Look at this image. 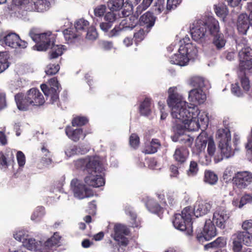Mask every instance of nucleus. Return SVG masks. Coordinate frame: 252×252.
Returning <instances> with one entry per match:
<instances>
[{"instance_id":"nucleus-28","label":"nucleus","mask_w":252,"mask_h":252,"mask_svg":"<svg viewBox=\"0 0 252 252\" xmlns=\"http://www.w3.org/2000/svg\"><path fill=\"white\" fill-rule=\"evenodd\" d=\"M26 4V10L29 11H42L43 7V1L42 0H25L23 2Z\"/></svg>"},{"instance_id":"nucleus-64","label":"nucleus","mask_w":252,"mask_h":252,"mask_svg":"<svg viewBox=\"0 0 252 252\" xmlns=\"http://www.w3.org/2000/svg\"><path fill=\"white\" fill-rule=\"evenodd\" d=\"M113 42L108 41H102L100 43V46L105 50H109L113 48Z\"/></svg>"},{"instance_id":"nucleus-17","label":"nucleus","mask_w":252,"mask_h":252,"mask_svg":"<svg viewBox=\"0 0 252 252\" xmlns=\"http://www.w3.org/2000/svg\"><path fill=\"white\" fill-rule=\"evenodd\" d=\"M229 218L228 211L223 208L219 207L214 213L213 222L220 228H224L225 223Z\"/></svg>"},{"instance_id":"nucleus-3","label":"nucleus","mask_w":252,"mask_h":252,"mask_svg":"<svg viewBox=\"0 0 252 252\" xmlns=\"http://www.w3.org/2000/svg\"><path fill=\"white\" fill-rule=\"evenodd\" d=\"M211 208V204L204 202H199L193 208L191 206L186 207L182 211L181 214L174 215L173 225L176 229L186 231L187 234L190 235L193 232L192 217L195 216L198 218L204 216L210 211Z\"/></svg>"},{"instance_id":"nucleus-47","label":"nucleus","mask_w":252,"mask_h":252,"mask_svg":"<svg viewBox=\"0 0 252 252\" xmlns=\"http://www.w3.org/2000/svg\"><path fill=\"white\" fill-rule=\"evenodd\" d=\"M231 91L232 94L237 97H241L243 95V92L241 90L238 82H236L231 85Z\"/></svg>"},{"instance_id":"nucleus-37","label":"nucleus","mask_w":252,"mask_h":252,"mask_svg":"<svg viewBox=\"0 0 252 252\" xmlns=\"http://www.w3.org/2000/svg\"><path fill=\"white\" fill-rule=\"evenodd\" d=\"M108 6L113 11H118L124 5V0H110L108 2Z\"/></svg>"},{"instance_id":"nucleus-19","label":"nucleus","mask_w":252,"mask_h":252,"mask_svg":"<svg viewBox=\"0 0 252 252\" xmlns=\"http://www.w3.org/2000/svg\"><path fill=\"white\" fill-rule=\"evenodd\" d=\"M189 154V151L186 146L177 147L173 155V159L178 166L184 165L187 161Z\"/></svg>"},{"instance_id":"nucleus-60","label":"nucleus","mask_w":252,"mask_h":252,"mask_svg":"<svg viewBox=\"0 0 252 252\" xmlns=\"http://www.w3.org/2000/svg\"><path fill=\"white\" fill-rule=\"evenodd\" d=\"M157 196L159 199L160 202L161 204L164 206V207H166L167 206V204L165 201V196L166 193H165L164 190H161L156 193Z\"/></svg>"},{"instance_id":"nucleus-34","label":"nucleus","mask_w":252,"mask_h":252,"mask_svg":"<svg viewBox=\"0 0 252 252\" xmlns=\"http://www.w3.org/2000/svg\"><path fill=\"white\" fill-rule=\"evenodd\" d=\"M236 234L238 240H240L243 244L248 246H252V234L246 232H238Z\"/></svg>"},{"instance_id":"nucleus-36","label":"nucleus","mask_w":252,"mask_h":252,"mask_svg":"<svg viewBox=\"0 0 252 252\" xmlns=\"http://www.w3.org/2000/svg\"><path fill=\"white\" fill-rule=\"evenodd\" d=\"M11 161L14 162V155L12 153L10 154V157L9 154L4 155L2 152L0 153V164L4 168H7Z\"/></svg>"},{"instance_id":"nucleus-58","label":"nucleus","mask_w":252,"mask_h":252,"mask_svg":"<svg viewBox=\"0 0 252 252\" xmlns=\"http://www.w3.org/2000/svg\"><path fill=\"white\" fill-rule=\"evenodd\" d=\"M164 0H157L155 3V11L160 13L164 9Z\"/></svg>"},{"instance_id":"nucleus-26","label":"nucleus","mask_w":252,"mask_h":252,"mask_svg":"<svg viewBox=\"0 0 252 252\" xmlns=\"http://www.w3.org/2000/svg\"><path fill=\"white\" fill-rule=\"evenodd\" d=\"M161 146L160 140L157 138H153L147 144H145L143 153L145 154H153L157 152Z\"/></svg>"},{"instance_id":"nucleus-21","label":"nucleus","mask_w":252,"mask_h":252,"mask_svg":"<svg viewBox=\"0 0 252 252\" xmlns=\"http://www.w3.org/2000/svg\"><path fill=\"white\" fill-rule=\"evenodd\" d=\"M147 209L151 213L157 215L160 218L165 211V207H161L158 202L153 198H148L146 202Z\"/></svg>"},{"instance_id":"nucleus-24","label":"nucleus","mask_w":252,"mask_h":252,"mask_svg":"<svg viewBox=\"0 0 252 252\" xmlns=\"http://www.w3.org/2000/svg\"><path fill=\"white\" fill-rule=\"evenodd\" d=\"M65 131L68 137L74 142L78 141L81 136H83V139H84L86 136V133L83 134L82 128L74 129L70 126H66Z\"/></svg>"},{"instance_id":"nucleus-52","label":"nucleus","mask_w":252,"mask_h":252,"mask_svg":"<svg viewBox=\"0 0 252 252\" xmlns=\"http://www.w3.org/2000/svg\"><path fill=\"white\" fill-rule=\"evenodd\" d=\"M27 236L28 235L23 230L17 231L15 234H14V238L16 240L19 242H22L23 243H24L25 240H27Z\"/></svg>"},{"instance_id":"nucleus-18","label":"nucleus","mask_w":252,"mask_h":252,"mask_svg":"<svg viewBox=\"0 0 252 252\" xmlns=\"http://www.w3.org/2000/svg\"><path fill=\"white\" fill-rule=\"evenodd\" d=\"M28 100L32 106H39L42 105L45 102L43 94L36 88H32L27 93Z\"/></svg>"},{"instance_id":"nucleus-62","label":"nucleus","mask_w":252,"mask_h":252,"mask_svg":"<svg viewBox=\"0 0 252 252\" xmlns=\"http://www.w3.org/2000/svg\"><path fill=\"white\" fill-rule=\"evenodd\" d=\"M104 19L106 21L112 24L116 19V14L113 12H107L105 15Z\"/></svg>"},{"instance_id":"nucleus-44","label":"nucleus","mask_w":252,"mask_h":252,"mask_svg":"<svg viewBox=\"0 0 252 252\" xmlns=\"http://www.w3.org/2000/svg\"><path fill=\"white\" fill-rule=\"evenodd\" d=\"M198 166L195 161H191L189 164V169L187 171V173L189 176H194L197 173Z\"/></svg>"},{"instance_id":"nucleus-6","label":"nucleus","mask_w":252,"mask_h":252,"mask_svg":"<svg viewBox=\"0 0 252 252\" xmlns=\"http://www.w3.org/2000/svg\"><path fill=\"white\" fill-rule=\"evenodd\" d=\"M62 237L59 233L55 232L53 236L48 239L43 244L40 241L39 244L34 239H27L24 242L25 246L29 250L35 251L37 252H53L57 247L60 246V240Z\"/></svg>"},{"instance_id":"nucleus-48","label":"nucleus","mask_w":252,"mask_h":252,"mask_svg":"<svg viewBox=\"0 0 252 252\" xmlns=\"http://www.w3.org/2000/svg\"><path fill=\"white\" fill-rule=\"evenodd\" d=\"M251 203H252V193H245L240 200L239 208H241L245 204Z\"/></svg>"},{"instance_id":"nucleus-63","label":"nucleus","mask_w":252,"mask_h":252,"mask_svg":"<svg viewBox=\"0 0 252 252\" xmlns=\"http://www.w3.org/2000/svg\"><path fill=\"white\" fill-rule=\"evenodd\" d=\"M169 170L170 171V176L173 177H177L179 172L178 170V167L174 164H171L169 167Z\"/></svg>"},{"instance_id":"nucleus-57","label":"nucleus","mask_w":252,"mask_h":252,"mask_svg":"<svg viewBox=\"0 0 252 252\" xmlns=\"http://www.w3.org/2000/svg\"><path fill=\"white\" fill-rule=\"evenodd\" d=\"M242 228L246 232L249 234H252V220L245 221L242 224Z\"/></svg>"},{"instance_id":"nucleus-25","label":"nucleus","mask_w":252,"mask_h":252,"mask_svg":"<svg viewBox=\"0 0 252 252\" xmlns=\"http://www.w3.org/2000/svg\"><path fill=\"white\" fill-rule=\"evenodd\" d=\"M15 100L18 108L20 110H27L29 106L31 105L28 100L27 94L24 95L22 93L17 94L15 95Z\"/></svg>"},{"instance_id":"nucleus-9","label":"nucleus","mask_w":252,"mask_h":252,"mask_svg":"<svg viewBox=\"0 0 252 252\" xmlns=\"http://www.w3.org/2000/svg\"><path fill=\"white\" fill-rule=\"evenodd\" d=\"M29 35L36 43L33 48L40 51L49 48L55 40L54 35L50 32L39 33L35 29H32L30 31Z\"/></svg>"},{"instance_id":"nucleus-45","label":"nucleus","mask_w":252,"mask_h":252,"mask_svg":"<svg viewBox=\"0 0 252 252\" xmlns=\"http://www.w3.org/2000/svg\"><path fill=\"white\" fill-rule=\"evenodd\" d=\"M206 144L207 142L205 140L202 141L199 139L196 140L195 146L193 148V152L199 154L205 149Z\"/></svg>"},{"instance_id":"nucleus-5","label":"nucleus","mask_w":252,"mask_h":252,"mask_svg":"<svg viewBox=\"0 0 252 252\" xmlns=\"http://www.w3.org/2000/svg\"><path fill=\"white\" fill-rule=\"evenodd\" d=\"M218 137L219 139V147L220 150L221 156L228 158L234 156L235 152L239 150L238 143L239 136L235 134L233 136V147L231 145V133L229 128L220 129L217 131Z\"/></svg>"},{"instance_id":"nucleus-50","label":"nucleus","mask_w":252,"mask_h":252,"mask_svg":"<svg viewBox=\"0 0 252 252\" xmlns=\"http://www.w3.org/2000/svg\"><path fill=\"white\" fill-rule=\"evenodd\" d=\"M182 2V0H167L166 11L167 12L174 10Z\"/></svg>"},{"instance_id":"nucleus-41","label":"nucleus","mask_w":252,"mask_h":252,"mask_svg":"<svg viewBox=\"0 0 252 252\" xmlns=\"http://www.w3.org/2000/svg\"><path fill=\"white\" fill-rule=\"evenodd\" d=\"M89 26V22L83 19L78 20L75 24V30L77 31H85L88 29Z\"/></svg>"},{"instance_id":"nucleus-7","label":"nucleus","mask_w":252,"mask_h":252,"mask_svg":"<svg viewBox=\"0 0 252 252\" xmlns=\"http://www.w3.org/2000/svg\"><path fill=\"white\" fill-rule=\"evenodd\" d=\"M133 3L128 5L127 9H124L122 11V15L124 19L122 20L120 24L116 26L109 33V37L116 36L122 31L132 30L136 26L138 23V17L135 15L131 14L132 10Z\"/></svg>"},{"instance_id":"nucleus-13","label":"nucleus","mask_w":252,"mask_h":252,"mask_svg":"<svg viewBox=\"0 0 252 252\" xmlns=\"http://www.w3.org/2000/svg\"><path fill=\"white\" fill-rule=\"evenodd\" d=\"M71 185L74 196L82 199L86 197L93 196L92 189L87 188L85 185L77 179H74L71 182Z\"/></svg>"},{"instance_id":"nucleus-30","label":"nucleus","mask_w":252,"mask_h":252,"mask_svg":"<svg viewBox=\"0 0 252 252\" xmlns=\"http://www.w3.org/2000/svg\"><path fill=\"white\" fill-rule=\"evenodd\" d=\"M139 112L141 115L148 116L152 112L151 99L146 97L139 106Z\"/></svg>"},{"instance_id":"nucleus-32","label":"nucleus","mask_w":252,"mask_h":252,"mask_svg":"<svg viewBox=\"0 0 252 252\" xmlns=\"http://www.w3.org/2000/svg\"><path fill=\"white\" fill-rule=\"evenodd\" d=\"M63 45H55L54 43L51 44L50 48L51 51L49 53V59H54L58 58L63 54Z\"/></svg>"},{"instance_id":"nucleus-11","label":"nucleus","mask_w":252,"mask_h":252,"mask_svg":"<svg viewBox=\"0 0 252 252\" xmlns=\"http://www.w3.org/2000/svg\"><path fill=\"white\" fill-rule=\"evenodd\" d=\"M0 43L2 45H6L13 48H25L28 43L20 39L18 34L15 32L4 33L0 37Z\"/></svg>"},{"instance_id":"nucleus-51","label":"nucleus","mask_w":252,"mask_h":252,"mask_svg":"<svg viewBox=\"0 0 252 252\" xmlns=\"http://www.w3.org/2000/svg\"><path fill=\"white\" fill-rule=\"evenodd\" d=\"M87 30L88 31L86 34V38L90 40H95L97 37V33L96 29L94 28L91 27L90 28H88Z\"/></svg>"},{"instance_id":"nucleus-14","label":"nucleus","mask_w":252,"mask_h":252,"mask_svg":"<svg viewBox=\"0 0 252 252\" xmlns=\"http://www.w3.org/2000/svg\"><path fill=\"white\" fill-rule=\"evenodd\" d=\"M232 182L238 189H245L252 183V173L248 171L237 172L233 177Z\"/></svg>"},{"instance_id":"nucleus-56","label":"nucleus","mask_w":252,"mask_h":252,"mask_svg":"<svg viewBox=\"0 0 252 252\" xmlns=\"http://www.w3.org/2000/svg\"><path fill=\"white\" fill-rule=\"evenodd\" d=\"M77 146L73 145L69 147L65 150V154L68 157H72L75 155H78Z\"/></svg>"},{"instance_id":"nucleus-43","label":"nucleus","mask_w":252,"mask_h":252,"mask_svg":"<svg viewBox=\"0 0 252 252\" xmlns=\"http://www.w3.org/2000/svg\"><path fill=\"white\" fill-rule=\"evenodd\" d=\"M65 40L68 42H72V40L77 37L78 35L75 33L71 29H66L63 31Z\"/></svg>"},{"instance_id":"nucleus-61","label":"nucleus","mask_w":252,"mask_h":252,"mask_svg":"<svg viewBox=\"0 0 252 252\" xmlns=\"http://www.w3.org/2000/svg\"><path fill=\"white\" fill-rule=\"evenodd\" d=\"M216 151V146L214 142L212 140H210L208 141L207 152L208 154L210 156H212L214 155Z\"/></svg>"},{"instance_id":"nucleus-4","label":"nucleus","mask_w":252,"mask_h":252,"mask_svg":"<svg viewBox=\"0 0 252 252\" xmlns=\"http://www.w3.org/2000/svg\"><path fill=\"white\" fill-rule=\"evenodd\" d=\"M239 64L238 66V77L241 86L245 92L250 89V80L246 75V71L252 69V49L247 46L242 48L239 52Z\"/></svg>"},{"instance_id":"nucleus-55","label":"nucleus","mask_w":252,"mask_h":252,"mask_svg":"<svg viewBox=\"0 0 252 252\" xmlns=\"http://www.w3.org/2000/svg\"><path fill=\"white\" fill-rule=\"evenodd\" d=\"M145 37V31L143 29H140L136 32L134 33L133 38L135 42H139L144 39Z\"/></svg>"},{"instance_id":"nucleus-42","label":"nucleus","mask_w":252,"mask_h":252,"mask_svg":"<svg viewBox=\"0 0 252 252\" xmlns=\"http://www.w3.org/2000/svg\"><path fill=\"white\" fill-rule=\"evenodd\" d=\"M129 144L133 149H137L140 144V138L137 134L132 133L129 138Z\"/></svg>"},{"instance_id":"nucleus-38","label":"nucleus","mask_w":252,"mask_h":252,"mask_svg":"<svg viewBox=\"0 0 252 252\" xmlns=\"http://www.w3.org/2000/svg\"><path fill=\"white\" fill-rule=\"evenodd\" d=\"M89 122L88 119L85 116H76L73 118L71 124L73 126H82Z\"/></svg>"},{"instance_id":"nucleus-35","label":"nucleus","mask_w":252,"mask_h":252,"mask_svg":"<svg viewBox=\"0 0 252 252\" xmlns=\"http://www.w3.org/2000/svg\"><path fill=\"white\" fill-rule=\"evenodd\" d=\"M189 84L197 89H201L204 86V79L201 77L193 76L190 78Z\"/></svg>"},{"instance_id":"nucleus-8","label":"nucleus","mask_w":252,"mask_h":252,"mask_svg":"<svg viewBox=\"0 0 252 252\" xmlns=\"http://www.w3.org/2000/svg\"><path fill=\"white\" fill-rule=\"evenodd\" d=\"M216 19L212 16H204L201 19L195 20L190 28V33L192 39L196 41H201L207 31L210 33L212 26L210 21Z\"/></svg>"},{"instance_id":"nucleus-15","label":"nucleus","mask_w":252,"mask_h":252,"mask_svg":"<svg viewBox=\"0 0 252 252\" xmlns=\"http://www.w3.org/2000/svg\"><path fill=\"white\" fill-rule=\"evenodd\" d=\"M114 239L117 242L120 246L126 247L127 246L129 240L126 236L129 233L128 228L125 225L117 224L114 227Z\"/></svg>"},{"instance_id":"nucleus-23","label":"nucleus","mask_w":252,"mask_h":252,"mask_svg":"<svg viewBox=\"0 0 252 252\" xmlns=\"http://www.w3.org/2000/svg\"><path fill=\"white\" fill-rule=\"evenodd\" d=\"M189 99L190 101L201 104L206 100V96L201 89H195L189 91Z\"/></svg>"},{"instance_id":"nucleus-27","label":"nucleus","mask_w":252,"mask_h":252,"mask_svg":"<svg viewBox=\"0 0 252 252\" xmlns=\"http://www.w3.org/2000/svg\"><path fill=\"white\" fill-rule=\"evenodd\" d=\"M156 17L154 16L153 13L150 12H147L142 15L138 20L140 25H145L148 28L153 27L155 22Z\"/></svg>"},{"instance_id":"nucleus-53","label":"nucleus","mask_w":252,"mask_h":252,"mask_svg":"<svg viewBox=\"0 0 252 252\" xmlns=\"http://www.w3.org/2000/svg\"><path fill=\"white\" fill-rule=\"evenodd\" d=\"M16 158L19 167H23L26 162V157L24 153L21 151H18L16 154Z\"/></svg>"},{"instance_id":"nucleus-31","label":"nucleus","mask_w":252,"mask_h":252,"mask_svg":"<svg viewBox=\"0 0 252 252\" xmlns=\"http://www.w3.org/2000/svg\"><path fill=\"white\" fill-rule=\"evenodd\" d=\"M226 244V241L224 237H219L215 241L205 245L204 248L206 250L210 248H221L224 247Z\"/></svg>"},{"instance_id":"nucleus-54","label":"nucleus","mask_w":252,"mask_h":252,"mask_svg":"<svg viewBox=\"0 0 252 252\" xmlns=\"http://www.w3.org/2000/svg\"><path fill=\"white\" fill-rule=\"evenodd\" d=\"M166 197L170 207H173L177 203V200L172 192H166Z\"/></svg>"},{"instance_id":"nucleus-16","label":"nucleus","mask_w":252,"mask_h":252,"mask_svg":"<svg viewBox=\"0 0 252 252\" xmlns=\"http://www.w3.org/2000/svg\"><path fill=\"white\" fill-rule=\"evenodd\" d=\"M217 235L216 228L212 222H206L202 230L196 234V238L199 242L209 241Z\"/></svg>"},{"instance_id":"nucleus-40","label":"nucleus","mask_w":252,"mask_h":252,"mask_svg":"<svg viewBox=\"0 0 252 252\" xmlns=\"http://www.w3.org/2000/svg\"><path fill=\"white\" fill-rule=\"evenodd\" d=\"M44 211L43 207H37L31 216V219L36 221H39L44 215Z\"/></svg>"},{"instance_id":"nucleus-29","label":"nucleus","mask_w":252,"mask_h":252,"mask_svg":"<svg viewBox=\"0 0 252 252\" xmlns=\"http://www.w3.org/2000/svg\"><path fill=\"white\" fill-rule=\"evenodd\" d=\"M189 61V57L185 54H182V53L175 54L172 56L170 60L171 63L180 66L186 65Z\"/></svg>"},{"instance_id":"nucleus-20","label":"nucleus","mask_w":252,"mask_h":252,"mask_svg":"<svg viewBox=\"0 0 252 252\" xmlns=\"http://www.w3.org/2000/svg\"><path fill=\"white\" fill-rule=\"evenodd\" d=\"M179 53L185 54L189 57V60L194 59L197 57L198 50L195 45L192 43H187L181 45L179 49Z\"/></svg>"},{"instance_id":"nucleus-2","label":"nucleus","mask_w":252,"mask_h":252,"mask_svg":"<svg viewBox=\"0 0 252 252\" xmlns=\"http://www.w3.org/2000/svg\"><path fill=\"white\" fill-rule=\"evenodd\" d=\"M74 164L76 169L88 173L84 179L87 185L94 188L104 185V178L101 175L96 174L101 172L103 169L102 164L98 156L79 158L74 161Z\"/></svg>"},{"instance_id":"nucleus-33","label":"nucleus","mask_w":252,"mask_h":252,"mask_svg":"<svg viewBox=\"0 0 252 252\" xmlns=\"http://www.w3.org/2000/svg\"><path fill=\"white\" fill-rule=\"evenodd\" d=\"M218 180L217 175L211 170H206L204 172V181L210 185H215Z\"/></svg>"},{"instance_id":"nucleus-1","label":"nucleus","mask_w":252,"mask_h":252,"mask_svg":"<svg viewBox=\"0 0 252 252\" xmlns=\"http://www.w3.org/2000/svg\"><path fill=\"white\" fill-rule=\"evenodd\" d=\"M171 91L173 92V90L170 88L168 90L167 103L171 108V115L175 119L174 128L179 133L185 129L196 131L201 128L197 118L200 112L198 107L192 104L189 105L182 96Z\"/></svg>"},{"instance_id":"nucleus-10","label":"nucleus","mask_w":252,"mask_h":252,"mask_svg":"<svg viewBox=\"0 0 252 252\" xmlns=\"http://www.w3.org/2000/svg\"><path fill=\"white\" fill-rule=\"evenodd\" d=\"M40 88L47 97V99L49 98L50 103L53 104L59 100V93L62 87L57 77L51 78L48 81V85L45 84H41Z\"/></svg>"},{"instance_id":"nucleus-12","label":"nucleus","mask_w":252,"mask_h":252,"mask_svg":"<svg viewBox=\"0 0 252 252\" xmlns=\"http://www.w3.org/2000/svg\"><path fill=\"white\" fill-rule=\"evenodd\" d=\"M212 25V29H210V34L213 36V44L217 50H221L225 45L226 40L223 34L220 31L219 23L216 19L210 21Z\"/></svg>"},{"instance_id":"nucleus-46","label":"nucleus","mask_w":252,"mask_h":252,"mask_svg":"<svg viewBox=\"0 0 252 252\" xmlns=\"http://www.w3.org/2000/svg\"><path fill=\"white\" fill-rule=\"evenodd\" d=\"M60 66L58 64H49L46 67L45 72L47 75H53L56 74L60 70Z\"/></svg>"},{"instance_id":"nucleus-22","label":"nucleus","mask_w":252,"mask_h":252,"mask_svg":"<svg viewBox=\"0 0 252 252\" xmlns=\"http://www.w3.org/2000/svg\"><path fill=\"white\" fill-rule=\"evenodd\" d=\"M250 20L251 17L248 16L246 14H240L237 20V29L239 32L242 34H246L248 30L249 29L250 25Z\"/></svg>"},{"instance_id":"nucleus-49","label":"nucleus","mask_w":252,"mask_h":252,"mask_svg":"<svg viewBox=\"0 0 252 252\" xmlns=\"http://www.w3.org/2000/svg\"><path fill=\"white\" fill-rule=\"evenodd\" d=\"M233 236V251L234 252H240L242 248V243L240 240H238V236L236 234H235Z\"/></svg>"},{"instance_id":"nucleus-39","label":"nucleus","mask_w":252,"mask_h":252,"mask_svg":"<svg viewBox=\"0 0 252 252\" xmlns=\"http://www.w3.org/2000/svg\"><path fill=\"white\" fill-rule=\"evenodd\" d=\"M9 66L7 54L0 52V73L4 71Z\"/></svg>"},{"instance_id":"nucleus-59","label":"nucleus","mask_w":252,"mask_h":252,"mask_svg":"<svg viewBox=\"0 0 252 252\" xmlns=\"http://www.w3.org/2000/svg\"><path fill=\"white\" fill-rule=\"evenodd\" d=\"M106 6L104 5H100L96 7L94 10V15L96 16H102L106 11Z\"/></svg>"}]
</instances>
